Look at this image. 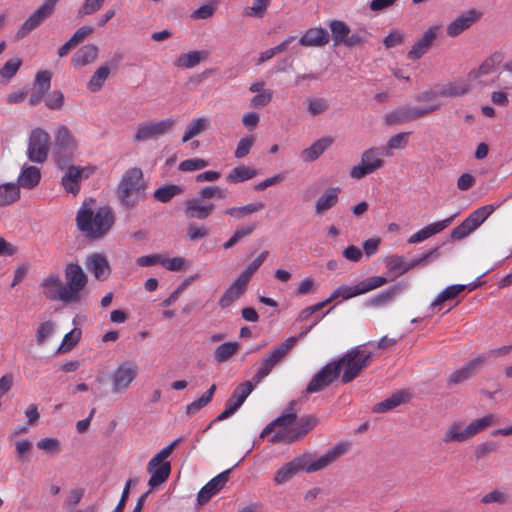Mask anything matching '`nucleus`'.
<instances>
[{"label": "nucleus", "mask_w": 512, "mask_h": 512, "mask_svg": "<svg viewBox=\"0 0 512 512\" xmlns=\"http://www.w3.org/2000/svg\"><path fill=\"white\" fill-rule=\"evenodd\" d=\"M408 135L409 133L401 132L394 136H392L386 144V147L383 150L384 156H391L390 150L393 149H404L408 144Z\"/></svg>", "instance_id": "54"}, {"label": "nucleus", "mask_w": 512, "mask_h": 512, "mask_svg": "<svg viewBox=\"0 0 512 512\" xmlns=\"http://www.w3.org/2000/svg\"><path fill=\"white\" fill-rule=\"evenodd\" d=\"M299 471H303V464L300 456L279 468L274 476V481L278 485L284 484Z\"/></svg>", "instance_id": "35"}, {"label": "nucleus", "mask_w": 512, "mask_h": 512, "mask_svg": "<svg viewBox=\"0 0 512 512\" xmlns=\"http://www.w3.org/2000/svg\"><path fill=\"white\" fill-rule=\"evenodd\" d=\"M177 444L178 440H174L149 460L146 469L150 474L148 481L150 490L158 488L168 480L171 473V463L167 461V458L172 454Z\"/></svg>", "instance_id": "3"}, {"label": "nucleus", "mask_w": 512, "mask_h": 512, "mask_svg": "<svg viewBox=\"0 0 512 512\" xmlns=\"http://www.w3.org/2000/svg\"><path fill=\"white\" fill-rule=\"evenodd\" d=\"M496 422L497 416L495 414H487L484 417L473 420L470 424H468L471 437L473 438L479 432L486 430Z\"/></svg>", "instance_id": "48"}, {"label": "nucleus", "mask_w": 512, "mask_h": 512, "mask_svg": "<svg viewBox=\"0 0 512 512\" xmlns=\"http://www.w3.org/2000/svg\"><path fill=\"white\" fill-rule=\"evenodd\" d=\"M239 349L237 342H225L219 345L214 352V359L218 363L226 362Z\"/></svg>", "instance_id": "50"}, {"label": "nucleus", "mask_w": 512, "mask_h": 512, "mask_svg": "<svg viewBox=\"0 0 512 512\" xmlns=\"http://www.w3.org/2000/svg\"><path fill=\"white\" fill-rule=\"evenodd\" d=\"M209 165L208 161L202 158H190L182 161L178 169L182 172H193L206 168Z\"/></svg>", "instance_id": "58"}, {"label": "nucleus", "mask_w": 512, "mask_h": 512, "mask_svg": "<svg viewBox=\"0 0 512 512\" xmlns=\"http://www.w3.org/2000/svg\"><path fill=\"white\" fill-rule=\"evenodd\" d=\"M248 284L239 277L226 289L224 294L218 301V305L222 309L230 307L236 300H238L247 290Z\"/></svg>", "instance_id": "29"}, {"label": "nucleus", "mask_w": 512, "mask_h": 512, "mask_svg": "<svg viewBox=\"0 0 512 512\" xmlns=\"http://www.w3.org/2000/svg\"><path fill=\"white\" fill-rule=\"evenodd\" d=\"M453 219H454V216H451L444 220L437 221V222L431 223V224L423 227L422 229L418 230L416 233L412 234L409 237L408 243L409 244L420 243V242H423L424 240L430 238L431 236L442 232L444 229H446L452 223Z\"/></svg>", "instance_id": "26"}, {"label": "nucleus", "mask_w": 512, "mask_h": 512, "mask_svg": "<svg viewBox=\"0 0 512 512\" xmlns=\"http://www.w3.org/2000/svg\"><path fill=\"white\" fill-rule=\"evenodd\" d=\"M333 140L330 137H324L316 140L310 147L304 149L300 157L304 162H313L317 160L327 150Z\"/></svg>", "instance_id": "34"}, {"label": "nucleus", "mask_w": 512, "mask_h": 512, "mask_svg": "<svg viewBox=\"0 0 512 512\" xmlns=\"http://www.w3.org/2000/svg\"><path fill=\"white\" fill-rule=\"evenodd\" d=\"M52 74L48 70H42L36 73L33 82V91L28 99V104L32 107L38 106L51 88Z\"/></svg>", "instance_id": "21"}, {"label": "nucleus", "mask_w": 512, "mask_h": 512, "mask_svg": "<svg viewBox=\"0 0 512 512\" xmlns=\"http://www.w3.org/2000/svg\"><path fill=\"white\" fill-rule=\"evenodd\" d=\"M329 107L326 99L320 97H309L306 100L307 112L311 116H317L324 113Z\"/></svg>", "instance_id": "55"}, {"label": "nucleus", "mask_w": 512, "mask_h": 512, "mask_svg": "<svg viewBox=\"0 0 512 512\" xmlns=\"http://www.w3.org/2000/svg\"><path fill=\"white\" fill-rule=\"evenodd\" d=\"M110 68L108 65H101L91 76L87 83V89L90 92H98L109 78Z\"/></svg>", "instance_id": "42"}, {"label": "nucleus", "mask_w": 512, "mask_h": 512, "mask_svg": "<svg viewBox=\"0 0 512 512\" xmlns=\"http://www.w3.org/2000/svg\"><path fill=\"white\" fill-rule=\"evenodd\" d=\"M175 126L173 118L140 123L134 135L135 141H146L169 133Z\"/></svg>", "instance_id": "16"}, {"label": "nucleus", "mask_w": 512, "mask_h": 512, "mask_svg": "<svg viewBox=\"0 0 512 512\" xmlns=\"http://www.w3.org/2000/svg\"><path fill=\"white\" fill-rule=\"evenodd\" d=\"M269 255L268 251L261 252L257 258H255L246 269H244L241 274L238 276L244 282L249 284L254 273L259 269V267L263 264V262L267 259Z\"/></svg>", "instance_id": "52"}, {"label": "nucleus", "mask_w": 512, "mask_h": 512, "mask_svg": "<svg viewBox=\"0 0 512 512\" xmlns=\"http://www.w3.org/2000/svg\"><path fill=\"white\" fill-rule=\"evenodd\" d=\"M208 53L205 51H191L181 54L175 61L177 67L191 69L206 59Z\"/></svg>", "instance_id": "41"}, {"label": "nucleus", "mask_w": 512, "mask_h": 512, "mask_svg": "<svg viewBox=\"0 0 512 512\" xmlns=\"http://www.w3.org/2000/svg\"><path fill=\"white\" fill-rule=\"evenodd\" d=\"M181 193H182L181 187L174 185V184H170V185H165L163 187L156 189L153 193V197L155 200H157L161 203H168L173 197H175Z\"/></svg>", "instance_id": "49"}, {"label": "nucleus", "mask_w": 512, "mask_h": 512, "mask_svg": "<svg viewBox=\"0 0 512 512\" xmlns=\"http://www.w3.org/2000/svg\"><path fill=\"white\" fill-rule=\"evenodd\" d=\"M42 293L50 301H61L68 304V295L60 276L50 273L41 283Z\"/></svg>", "instance_id": "20"}, {"label": "nucleus", "mask_w": 512, "mask_h": 512, "mask_svg": "<svg viewBox=\"0 0 512 512\" xmlns=\"http://www.w3.org/2000/svg\"><path fill=\"white\" fill-rule=\"evenodd\" d=\"M44 102L49 110L59 111L64 106V94L60 90H54L46 95Z\"/></svg>", "instance_id": "57"}, {"label": "nucleus", "mask_w": 512, "mask_h": 512, "mask_svg": "<svg viewBox=\"0 0 512 512\" xmlns=\"http://www.w3.org/2000/svg\"><path fill=\"white\" fill-rule=\"evenodd\" d=\"M441 108L438 103L426 107L401 106L387 113L384 122L388 126L401 125L427 116Z\"/></svg>", "instance_id": "8"}, {"label": "nucleus", "mask_w": 512, "mask_h": 512, "mask_svg": "<svg viewBox=\"0 0 512 512\" xmlns=\"http://www.w3.org/2000/svg\"><path fill=\"white\" fill-rule=\"evenodd\" d=\"M64 287L68 295V303H77L81 300V291L86 287L88 277L77 263H69L65 267Z\"/></svg>", "instance_id": "9"}, {"label": "nucleus", "mask_w": 512, "mask_h": 512, "mask_svg": "<svg viewBox=\"0 0 512 512\" xmlns=\"http://www.w3.org/2000/svg\"><path fill=\"white\" fill-rule=\"evenodd\" d=\"M341 189L339 187L329 188L325 193L319 197L315 203V211L317 214L322 215L327 210L336 206L339 200Z\"/></svg>", "instance_id": "37"}, {"label": "nucleus", "mask_w": 512, "mask_h": 512, "mask_svg": "<svg viewBox=\"0 0 512 512\" xmlns=\"http://www.w3.org/2000/svg\"><path fill=\"white\" fill-rule=\"evenodd\" d=\"M209 124V119L206 117L192 119V121L187 125L185 129V132L182 136V142L186 143L192 138L202 134L208 129Z\"/></svg>", "instance_id": "40"}, {"label": "nucleus", "mask_w": 512, "mask_h": 512, "mask_svg": "<svg viewBox=\"0 0 512 512\" xmlns=\"http://www.w3.org/2000/svg\"><path fill=\"white\" fill-rule=\"evenodd\" d=\"M384 156L378 148H369L362 152L360 163L351 167L349 175L352 179L360 180L381 169L385 162L381 159Z\"/></svg>", "instance_id": "11"}, {"label": "nucleus", "mask_w": 512, "mask_h": 512, "mask_svg": "<svg viewBox=\"0 0 512 512\" xmlns=\"http://www.w3.org/2000/svg\"><path fill=\"white\" fill-rule=\"evenodd\" d=\"M105 0H84L83 4L78 9V16L84 17L99 11Z\"/></svg>", "instance_id": "63"}, {"label": "nucleus", "mask_w": 512, "mask_h": 512, "mask_svg": "<svg viewBox=\"0 0 512 512\" xmlns=\"http://www.w3.org/2000/svg\"><path fill=\"white\" fill-rule=\"evenodd\" d=\"M501 62V55L494 54L487 59H485L482 64L477 68L473 69L468 73L469 79L472 82L478 80L484 75L491 74L495 69L496 65Z\"/></svg>", "instance_id": "39"}, {"label": "nucleus", "mask_w": 512, "mask_h": 512, "mask_svg": "<svg viewBox=\"0 0 512 512\" xmlns=\"http://www.w3.org/2000/svg\"><path fill=\"white\" fill-rule=\"evenodd\" d=\"M76 223L78 229L87 238L100 239L111 230L114 215L109 207H101L93 211L84 202L77 212Z\"/></svg>", "instance_id": "1"}, {"label": "nucleus", "mask_w": 512, "mask_h": 512, "mask_svg": "<svg viewBox=\"0 0 512 512\" xmlns=\"http://www.w3.org/2000/svg\"><path fill=\"white\" fill-rule=\"evenodd\" d=\"M257 172L254 169H251L246 166H237L233 168L230 173L227 175V181L229 183H240L247 180H250L256 176Z\"/></svg>", "instance_id": "45"}, {"label": "nucleus", "mask_w": 512, "mask_h": 512, "mask_svg": "<svg viewBox=\"0 0 512 512\" xmlns=\"http://www.w3.org/2000/svg\"><path fill=\"white\" fill-rule=\"evenodd\" d=\"M40 180L41 172L39 168L27 166L21 170L16 184L19 186V189H33L39 184Z\"/></svg>", "instance_id": "36"}, {"label": "nucleus", "mask_w": 512, "mask_h": 512, "mask_svg": "<svg viewBox=\"0 0 512 512\" xmlns=\"http://www.w3.org/2000/svg\"><path fill=\"white\" fill-rule=\"evenodd\" d=\"M137 377V366L132 362L120 364L111 378V390L119 394L125 392Z\"/></svg>", "instance_id": "18"}, {"label": "nucleus", "mask_w": 512, "mask_h": 512, "mask_svg": "<svg viewBox=\"0 0 512 512\" xmlns=\"http://www.w3.org/2000/svg\"><path fill=\"white\" fill-rule=\"evenodd\" d=\"M215 390L216 385L213 384L199 399L188 404L186 406L187 415L192 416L205 407L212 400Z\"/></svg>", "instance_id": "47"}, {"label": "nucleus", "mask_w": 512, "mask_h": 512, "mask_svg": "<svg viewBox=\"0 0 512 512\" xmlns=\"http://www.w3.org/2000/svg\"><path fill=\"white\" fill-rule=\"evenodd\" d=\"M144 187L143 173L140 168L127 170L117 186V196L126 207H133L140 198Z\"/></svg>", "instance_id": "5"}, {"label": "nucleus", "mask_w": 512, "mask_h": 512, "mask_svg": "<svg viewBox=\"0 0 512 512\" xmlns=\"http://www.w3.org/2000/svg\"><path fill=\"white\" fill-rule=\"evenodd\" d=\"M54 143L57 165L63 169L69 159H63L61 154L73 153L77 149V141L67 126L59 125L54 132Z\"/></svg>", "instance_id": "15"}, {"label": "nucleus", "mask_w": 512, "mask_h": 512, "mask_svg": "<svg viewBox=\"0 0 512 512\" xmlns=\"http://www.w3.org/2000/svg\"><path fill=\"white\" fill-rule=\"evenodd\" d=\"M347 450L348 444L338 443L318 458H313L310 454H303L300 456L303 464V471L306 473H314L322 470L343 456Z\"/></svg>", "instance_id": "10"}, {"label": "nucleus", "mask_w": 512, "mask_h": 512, "mask_svg": "<svg viewBox=\"0 0 512 512\" xmlns=\"http://www.w3.org/2000/svg\"><path fill=\"white\" fill-rule=\"evenodd\" d=\"M387 283V278L383 276H372L368 277L356 285L348 286L341 285L337 287L331 295L325 299L326 304H330L332 301L341 298L342 300H349L353 297L368 293L374 289H377Z\"/></svg>", "instance_id": "7"}, {"label": "nucleus", "mask_w": 512, "mask_h": 512, "mask_svg": "<svg viewBox=\"0 0 512 512\" xmlns=\"http://www.w3.org/2000/svg\"><path fill=\"white\" fill-rule=\"evenodd\" d=\"M386 267L391 272H398L399 274H404L414 268V266H410V261L406 262L403 256L400 255H392L387 259Z\"/></svg>", "instance_id": "53"}, {"label": "nucleus", "mask_w": 512, "mask_h": 512, "mask_svg": "<svg viewBox=\"0 0 512 512\" xmlns=\"http://www.w3.org/2000/svg\"><path fill=\"white\" fill-rule=\"evenodd\" d=\"M22 61L18 57L9 59L4 66L0 69V76L10 80L19 70Z\"/></svg>", "instance_id": "62"}, {"label": "nucleus", "mask_w": 512, "mask_h": 512, "mask_svg": "<svg viewBox=\"0 0 512 512\" xmlns=\"http://www.w3.org/2000/svg\"><path fill=\"white\" fill-rule=\"evenodd\" d=\"M471 84L472 80H470L467 75L466 78H460L441 86L438 90V94L441 97H462L469 93Z\"/></svg>", "instance_id": "28"}, {"label": "nucleus", "mask_w": 512, "mask_h": 512, "mask_svg": "<svg viewBox=\"0 0 512 512\" xmlns=\"http://www.w3.org/2000/svg\"><path fill=\"white\" fill-rule=\"evenodd\" d=\"M329 27L332 33L334 44L338 45L344 43V41L346 40L347 36L350 33L349 27L343 21L340 20H332L329 23Z\"/></svg>", "instance_id": "51"}, {"label": "nucleus", "mask_w": 512, "mask_h": 512, "mask_svg": "<svg viewBox=\"0 0 512 512\" xmlns=\"http://www.w3.org/2000/svg\"><path fill=\"white\" fill-rule=\"evenodd\" d=\"M50 150V135L42 128L31 131L28 139L27 157L31 162L43 163Z\"/></svg>", "instance_id": "12"}, {"label": "nucleus", "mask_w": 512, "mask_h": 512, "mask_svg": "<svg viewBox=\"0 0 512 512\" xmlns=\"http://www.w3.org/2000/svg\"><path fill=\"white\" fill-rule=\"evenodd\" d=\"M328 42V35L326 31L321 27L308 29L299 39L300 45L307 47H321L326 45Z\"/></svg>", "instance_id": "32"}, {"label": "nucleus", "mask_w": 512, "mask_h": 512, "mask_svg": "<svg viewBox=\"0 0 512 512\" xmlns=\"http://www.w3.org/2000/svg\"><path fill=\"white\" fill-rule=\"evenodd\" d=\"M99 49L94 44H87L77 50L71 61L75 67H83L93 63L98 57Z\"/></svg>", "instance_id": "33"}, {"label": "nucleus", "mask_w": 512, "mask_h": 512, "mask_svg": "<svg viewBox=\"0 0 512 512\" xmlns=\"http://www.w3.org/2000/svg\"><path fill=\"white\" fill-rule=\"evenodd\" d=\"M406 396L407 394L403 391L396 392L389 398L385 399L384 401L377 403L374 406L373 410L374 412L377 413H383L392 410L395 407L399 406L401 403H403L405 401Z\"/></svg>", "instance_id": "44"}, {"label": "nucleus", "mask_w": 512, "mask_h": 512, "mask_svg": "<svg viewBox=\"0 0 512 512\" xmlns=\"http://www.w3.org/2000/svg\"><path fill=\"white\" fill-rule=\"evenodd\" d=\"M85 266L98 281L107 280L111 274L108 258L102 253L89 254L85 259Z\"/></svg>", "instance_id": "22"}, {"label": "nucleus", "mask_w": 512, "mask_h": 512, "mask_svg": "<svg viewBox=\"0 0 512 512\" xmlns=\"http://www.w3.org/2000/svg\"><path fill=\"white\" fill-rule=\"evenodd\" d=\"M466 289V285L455 284L446 287L438 297L432 302V309L438 308L441 309V305L448 300H452L456 298L460 293H462Z\"/></svg>", "instance_id": "43"}, {"label": "nucleus", "mask_w": 512, "mask_h": 512, "mask_svg": "<svg viewBox=\"0 0 512 512\" xmlns=\"http://www.w3.org/2000/svg\"><path fill=\"white\" fill-rule=\"evenodd\" d=\"M481 13L476 10H469L454 19L446 28L449 37H456L470 28L479 18Z\"/></svg>", "instance_id": "25"}, {"label": "nucleus", "mask_w": 512, "mask_h": 512, "mask_svg": "<svg viewBox=\"0 0 512 512\" xmlns=\"http://www.w3.org/2000/svg\"><path fill=\"white\" fill-rule=\"evenodd\" d=\"M508 500L509 496L505 491L495 489L485 494L480 501L482 504L488 505L492 503L505 504Z\"/></svg>", "instance_id": "59"}, {"label": "nucleus", "mask_w": 512, "mask_h": 512, "mask_svg": "<svg viewBox=\"0 0 512 512\" xmlns=\"http://www.w3.org/2000/svg\"><path fill=\"white\" fill-rule=\"evenodd\" d=\"M493 205H485L469 214V216L451 231L453 240H461L476 230L493 212Z\"/></svg>", "instance_id": "13"}, {"label": "nucleus", "mask_w": 512, "mask_h": 512, "mask_svg": "<svg viewBox=\"0 0 512 512\" xmlns=\"http://www.w3.org/2000/svg\"><path fill=\"white\" fill-rule=\"evenodd\" d=\"M255 143V137L254 136H247L239 140L236 150H235V157L237 159L244 158L247 156L252 148V146Z\"/></svg>", "instance_id": "64"}, {"label": "nucleus", "mask_w": 512, "mask_h": 512, "mask_svg": "<svg viewBox=\"0 0 512 512\" xmlns=\"http://www.w3.org/2000/svg\"><path fill=\"white\" fill-rule=\"evenodd\" d=\"M94 173L92 167H79L69 165L61 179V184L67 193L77 195L80 191L81 182Z\"/></svg>", "instance_id": "19"}, {"label": "nucleus", "mask_w": 512, "mask_h": 512, "mask_svg": "<svg viewBox=\"0 0 512 512\" xmlns=\"http://www.w3.org/2000/svg\"><path fill=\"white\" fill-rule=\"evenodd\" d=\"M339 378V371L335 363L329 362L323 366L309 381L306 393H318L325 390Z\"/></svg>", "instance_id": "17"}, {"label": "nucleus", "mask_w": 512, "mask_h": 512, "mask_svg": "<svg viewBox=\"0 0 512 512\" xmlns=\"http://www.w3.org/2000/svg\"><path fill=\"white\" fill-rule=\"evenodd\" d=\"M295 401L290 402V409L293 410ZM297 419L295 412L290 411L284 413L271 423H269L261 432V437L272 434L270 442L276 443H293L297 441V435H295L294 423Z\"/></svg>", "instance_id": "2"}, {"label": "nucleus", "mask_w": 512, "mask_h": 512, "mask_svg": "<svg viewBox=\"0 0 512 512\" xmlns=\"http://www.w3.org/2000/svg\"><path fill=\"white\" fill-rule=\"evenodd\" d=\"M214 210V203L204 202L199 198H193L186 200L184 213L189 219L205 220L212 215Z\"/></svg>", "instance_id": "24"}, {"label": "nucleus", "mask_w": 512, "mask_h": 512, "mask_svg": "<svg viewBox=\"0 0 512 512\" xmlns=\"http://www.w3.org/2000/svg\"><path fill=\"white\" fill-rule=\"evenodd\" d=\"M59 0H45L20 26L16 33L17 39H22L31 31L38 28L46 19H48L55 11Z\"/></svg>", "instance_id": "14"}, {"label": "nucleus", "mask_w": 512, "mask_h": 512, "mask_svg": "<svg viewBox=\"0 0 512 512\" xmlns=\"http://www.w3.org/2000/svg\"><path fill=\"white\" fill-rule=\"evenodd\" d=\"M440 31L439 25L430 26L423 34V36L416 41L411 47L410 51L407 54V57L410 60H418L424 54L427 53L431 45L438 37V33Z\"/></svg>", "instance_id": "23"}, {"label": "nucleus", "mask_w": 512, "mask_h": 512, "mask_svg": "<svg viewBox=\"0 0 512 512\" xmlns=\"http://www.w3.org/2000/svg\"><path fill=\"white\" fill-rule=\"evenodd\" d=\"M468 425L464 426L461 421L452 422L443 434V442L448 444L452 442L462 443L471 439Z\"/></svg>", "instance_id": "30"}, {"label": "nucleus", "mask_w": 512, "mask_h": 512, "mask_svg": "<svg viewBox=\"0 0 512 512\" xmlns=\"http://www.w3.org/2000/svg\"><path fill=\"white\" fill-rule=\"evenodd\" d=\"M254 390V384L251 381H245L239 384L230 398L226 401V405L232 409V411L236 412L242 404L245 402L247 397Z\"/></svg>", "instance_id": "31"}, {"label": "nucleus", "mask_w": 512, "mask_h": 512, "mask_svg": "<svg viewBox=\"0 0 512 512\" xmlns=\"http://www.w3.org/2000/svg\"><path fill=\"white\" fill-rule=\"evenodd\" d=\"M486 361V357L479 356L471 361H469L467 364L462 366L460 369L455 370L452 372L448 378L449 383L452 384H459L462 383L469 378L472 377V375L480 369L483 364Z\"/></svg>", "instance_id": "27"}, {"label": "nucleus", "mask_w": 512, "mask_h": 512, "mask_svg": "<svg viewBox=\"0 0 512 512\" xmlns=\"http://www.w3.org/2000/svg\"><path fill=\"white\" fill-rule=\"evenodd\" d=\"M19 186L13 182L0 184V207L14 204L20 199Z\"/></svg>", "instance_id": "38"}, {"label": "nucleus", "mask_w": 512, "mask_h": 512, "mask_svg": "<svg viewBox=\"0 0 512 512\" xmlns=\"http://www.w3.org/2000/svg\"><path fill=\"white\" fill-rule=\"evenodd\" d=\"M80 336H81L80 329L75 328V329L71 330L70 332H68L62 340V343L59 347V351L68 352L71 349H73L75 347V345L78 343V341L80 340Z\"/></svg>", "instance_id": "61"}, {"label": "nucleus", "mask_w": 512, "mask_h": 512, "mask_svg": "<svg viewBox=\"0 0 512 512\" xmlns=\"http://www.w3.org/2000/svg\"><path fill=\"white\" fill-rule=\"evenodd\" d=\"M218 2L215 0L210 1L209 3H206L202 6H200L198 9L192 12L191 18L193 19H209L211 18L216 9H217Z\"/></svg>", "instance_id": "60"}, {"label": "nucleus", "mask_w": 512, "mask_h": 512, "mask_svg": "<svg viewBox=\"0 0 512 512\" xmlns=\"http://www.w3.org/2000/svg\"><path fill=\"white\" fill-rule=\"evenodd\" d=\"M371 353H362L358 347L352 348L340 359L332 361L337 365L339 375L343 370L341 382L347 384L357 378L370 364Z\"/></svg>", "instance_id": "4"}, {"label": "nucleus", "mask_w": 512, "mask_h": 512, "mask_svg": "<svg viewBox=\"0 0 512 512\" xmlns=\"http://www.w3.org/2000/svg\"><path fill=\"white\" fill-rule=\"evenodd\" d=\"M295 346L294 338H287L284 342L274 346L271 351L265 354L260 362L257 372L252 377L251 382L255 385L259 384L273 370V368L282 362L292 348Z\"/></svg>", "instance_id": "6"}, {"label": "nucleus", "mask_w": 512, "mask_h": 512, "mask_svg": "<svg viewBox=\"0 0 512 512\" xmlns=\"http://www.w3.org/2000/svg\"><path fill=\"white\" fill-rule=\"evenodd\" d=\"M318 420L315 417L307 416L300 419L297 424L294 423L295 435H297V441L306 435L313 427L316 426Z\"/></svg>", "instance_id": "56"}, {"label": "nucleus", "mask_w": 512, "mask_h": 512, "mask_svg": "<svg viewBox=\"0 0 512 512\" xmlns=\"http://www.w3.org/2000/svg\"><path fill=\"white\" fill-rule=\"evenodd\" d=\"M264 208V203L262 202H255L250 203L241 207H230L227 208L224 213L226 215H229L231 217H235L237 219H241L242 217L246 215L253 214L255 212H258Z\"/></svg>", "instance_id": "46"}]
</instances>
